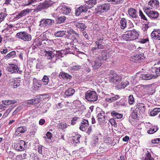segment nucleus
<instances>
[{"label":"nucleus","instance_id":"obj_57","mask_svg":"<svg viewBox=\"0 0 160 160\" xmlns=\"http://www.w3.org/2000/svg\"><path fill=\"white\" fill-rule=\"evenodd\" d=\"M109 2H112L114 4H118L122 2V0H108Z\"/></svg>","mask_w":160,"mask_h":160},{"label":"nucleus","instance_id":"obj_58","mask_svg":"<svg viewBox=\"0 0 160 160\" xmlns=\"http://www.w3.org/2000/svg\"><path fill=\"white\" fill-rule=\"evenodd\" d=\"M21 109V107H18L13 112V115L16 114L18 112H19Z\"/></svg>","mask_w":160,"mask_h":160},{"label":"nucleus","instance_id":"obj_32","mask_svg":"<svg viewBox=\"0 0 160 160\" xmlns=\"http://www.w3.org/2000/svg\"><path fill=\"white\" fill-rule=\"evenodd\" d=\"M62 55L63 54L61 51H56L55 53V59H54V61H53L54 62H55L57 59L61 57H62Z\"/></svg>","mask_w":160,"mask_h":160},{"label":"nucleus","instance_id":"obj_25","mask_svg":"<svg viewBox=\"0 0 160 160\" xmlns=\"http://www.w3.org/2000/svg\"><path fill=\"white\" fill-rule=\"evenodd\" d=\"M137 108L139 110L140 112L143 113L145 111V106L143 103L138 104L137 105Z\"/></svg>","mask_w":160,"mask_h":160},{"label":"nucleus","instance_id":"obj_48","mask_svg":"<svg viewBox=\"0 0 160 160\" xmlns=\"http://www.w3.org/2000/svg\"><path fill=\"white\" fill-rule=\"evenodd\" d=\"M40 25L41 27H47L45 19H42L40 23Z\"/></svg>","mask_w":160,"mask_h":160},{"label":"nucleus","instance_id":"obj_62","mask_svg":"<svg viewBox=\"0 0 160 160\" xmlns=\"http://www.w3.org/2000/svg\"><path fill=\"white\" fill-rule=\"evenodd\" d=\"M109 122L111 125L113 126L114 127H117V124L115 121H109Z\"/></svg>","mask_w":160,"mask_h":160},{"label":"nucleus","instance_id":"obj_52","mask_svg":"<svg viewBox=\"0 0 160 160\" xmlns=\"http://www.w3.org/2000/svg\"><path fill=\"white\" fill-rule=\"evenodd\" d=\"M139 15L141 17V18L147 21L148 20L145 16L143 14L141 10L139 11Z\"/></svg>","mask_w":160,"mask_h":160},{"label":"nucleus","instance_id":"obj_31","mask_svg":"<svg viewBox=\"0 0 160 160\" xmlns=\"http://www.w3.org/2000/svg\"><path fill=\"white\" fill-rule=\"evenodd\" d=\"M102 59L105 61L107 60L109 57V54L107 53L106 50L102 51Z\"/></svg>","mask_w":160,"mask_h":160},{"label":"nucleus","instance_id":"obj_36","mask_svg":"<svg viewBox=\"0 0 160 160\" xmlns=\"http://www.w3.org/2000/svg\"><path fill=\"white\" fill-rule=\"evenodd\" d=\"M158 129V128L157 126H154V127H152L150 128V129L147 132L148 134H152L156 132Z\"/></svg>","mask_w":160,"mask_h":160},{"label":"nucleus","instance_id":"obj_2","mask_svg":"<svg viewBox=\"0 0 160 160\" xmlns=\"http://www.w3.org/2000/svg\"><path fill=\"white\" fill-rule=\"evenodd\" d=\"M85 98L90 102H94L98 99V97L96 92L88 91L85 94Z\"/></svg>","mask_w":160,"mask_h":160},{"label":"nucleus","instance_id":"obj_30","mask_svg":"<svg viewBox=\"0 0 160 160\" xmlns=\"http://www.w3.org/2000/svg\"><path fill=\"white\" fill-rule=\"evenodd\" d=\"M75 25L77 28L80 29L81 31H84L87 27L85 24L83 23H76Z\"/></svg>","mask_w":160,"mask_h":160},{"label":"nucleus","instance_id":"obj_46","mask_svg":"<svg viewBox=\"0 0 160 160\" xmlns=\"http://www.w3.org/2000/svg\"><path fill=\"white\" fill-rule=\"evenodd\" d=\"M20 85V82L16 81L12 82V86L14 88H16L18 87Z\"/></svg>","mask_w":160,"mask_h":160},{"label":"nucleus","instance_id":"obj_14","mask_svg":"<svg viewBox=\"0 0 160 160\" xmlns=\"http://www.w3.org/2000/svg\"><path fill=\"white\" fill-rule=\"evenodd\" d=\"M97 3V1L96 0H90L86 2L85 7L87 8V9L88 10V9L91 8L93 7L94 5Z\"/></svg>","mask_w":160,"mask_h":160},{"label":"nucleus","instance_id":"obj_18","mask_svg":"<svg viewBox=\"0 0 160 160\" xmlns=\"http://www.w3.org/2000/svg\"><path fill=\"white\" fill-rule=\"evenodd\" d=\"M59 8L61 10V12L63 14H68L71 12V9L70 8L67 7L65 6H60Z\"/></svg>","mask_w":160,"mask_h":160},{"label":"nucleus","instance_id":"obj_42","mask_svg":"<svg viewBox=\"0 0 160 160\" xmlns=\"http://www.w3.org/2000/svg\"><path fill=\"white\" fill-rule=\"evenodd\" d=\"M14 148L16 150L18 151H22L24 149V147L20 145L18 143L14 145Z\"/></svg>","mask_w":160,"mask_h":160},{"label":"nucleus","instance_id":"obj_45","mask_svg":"<svg viewBox=\"0 0 160 160\" xmlns=\"http://www.w3.org/2000/svg\"><path fill=\"white\" fill-rule=\"evenodd\" d=\"M101 42H98L97 41L95 42L97 46V48L98 49H102L104 48L105 46L102 44Z\"/></svg>","mask_w":160,"mask_h":160},{"label":"nucleus","instance_id":"obj_17","mask_svg":"<svg viewBox=\"0 0 160 160\" xmlns=\"http://www.w3.org/2000/svg\"><path fill=\"white\" fill-rule=\"evenodd\" d=\"M37 2V0H24L22 5L25 6L32 4V5L35 6Z\"/></svg>","mask_w":160,"mask_h":160},{"label":"nucleus","instance_id":"obj_49","mask_svg":"<svg viewBox=\"0 0 160 160\" xmlns=\"http://www.w3.org/2000/svg\"><path fill=\"white\" fill-rule=\"evenodd\" d=\"M129 84V82L128 81H125L121 83V88H124Z\"/></svg>","mask_w":160,"mask_h":160},{"label":"nucleus","instance_id":"obj_23","mask_svg":"<svg viewBox=\"0 0 160 160\" xmlns=\"http://www.w3.org/2000/svg\"><path fill=\"white\" fill-rule=\"evenodd\" d=\"M81 68V66L79 65H73L70 67L68 69L69 72H73L77 71Z\"/></svg>","mask_w":160,"mask_h":160},{"label":"nucleus","instance_id":"obj_59","mask_svg":"<svg viewBox=\"0 0 160 160\" xmlns=\"http://www.w3.org/2000/svg\"><path fill=\"white\" fill-rule=\"evenodd\" d=\"M156 76H160V67L157 68L156 69Z\"/></svg>","mask_w":160,"mask_h":160},{"label":"nucleus","instance_id":"obj_33","mask_svg":"<svg viewBox=\"0 0 160 160\" xmlns=\"http://www.w3.org/2000/svg\"><path fill=\"white\" fill-rule=\"evenodd\" d=\"M65 32L66 30L58 31L55 33L54 35L57 37H62L65 35Z\"/></svg>","mask_w":160,"mask_h":160},{"label":"nucleus","instance_id":"obj_28","mask_svg":"<svg viewBox=\"0 0 160 160\" xmlns=\"http://www.w3.org/2000/svg\"><path fill=\"white\" fill-rule=\"evenodd\" d=\"M65 29H66V32L68 33L69 34L72 35V34H73L76 35V36L78 37L79 36L77 33L70 27H68V28H66Z\"/></svg>","mask_w":160,"mask_h":160},{"label":"nucleus","instance_id":"obj_4","mask_svg":"<svg viewBox=\"0 0 160 160\" xmlns=\"http://www.w3.org/2000/svg\"><path fill=\"white\" fill-rule=\"evenodd\" d=\"M32 10V9L27 8L21 11L20 12L18 13V14H16L14 16V18L13 19V20L14 21L18 20L19 19L25 16L30 12H31Z\"/></svg>","mask_w":160,"mask_h":160},{"label":"nucleus","instance_id":"obj_44","mask_svg":"<svg viewBox=\"0 0 160 160\" xmlns=\"http://www.w3.org/2000/svg\"><path fill=\"white\" fill-rule=\"evenodd\" d=\"M102 9H101V5L100 6H98L95 9V13L96 14H98L99 13L102 12Z\"/></svg>","mask_w":160,"mask_h":160},{"label":"nucleus","instance_id":"obj_64","mask_svg":"<svg viewBox=\"0 0 160 160\" xmlns=\"http://www.w3.org/2000/svg\"><path fill=\"white\" fill-rule=\"evenodd\" d=\"M4 15L3 13H0V23L4 19Z\"/></svg>","mask_w":160,"mask_h":160},{"label":"nucleus","instance_id":"obj_51","mask_svg":"<svg viewBox=\"0 0 160 160\" xmlns=\"http://www.w3.org/2000/svg\"><path fill=\"white\" fill-rule=\"evenodd\" d=\"M80 137V135L78 134H77L76 135V136L74 137V140L75 142L76 143L80 142L79 140Z\"/></svg>","mask_w":160,"mask_h":160},{"label":"nucleus","instance_id":"obj_50","mask_svg":"<svg viewBox=\"0 0 160 160\" xmlns=\"http://www.w3.org/2000/svg\"><path fill=\"white\" fill-rule=\"evenodd\" d=\"M27 154L24 153L22 155H19L17 156V157L20 160H23L26 158Z\"/></svg>","mask_w":160,"mask_h":160},{"label":"nucleus","instance_id":"obj_53","mask_svg":"<svg viewBox=\"0 0 160 160\" xmlns=\"http://www.w3.org/2000/svg\"><path fill=\"white\" fill-rule=\"evenodd\" d=\"M145 160H154V159L151 157L150 154L148 153L146 154Z\"/></svg>","mask_w":160,"mask_h":160},{"label":"nucleus","instance_id":"obj_9","mask_svg":"<svg viewBox=\"0 0 160 160\" xmlns=\"http://www.w3.org/2000/svg\"><path fill=\"white\" fill-rule=\"evenodd\" d=\"M44 53L48 59H51V62H52V63L54 62L53 61H54L55 59V53L52 51H45Z\"/></svg>","mask_w":160,"mask_h":160},{"label":"nucleus","instance_id":"obj_56","mask_svg":"<svg viewBox=\"0 0 160 160\" xmlns=\"http://www.w3.org/2000/svg\"><path fill=\"white\" fill-rule=\"evenodd\" d=\"M33 83L36 86L38 85L39 86H41V83L40 81H38L36 78H34L33 79Z\"/></svg>","mask_w":160,"mask_h":160},{"label":"nucleus","instance_id":"obj_61","mask_svg":"<svg viewBox=\"0 0 160 160\" xmlns=\"http://www.w3.org/2000/svg\"><path fill=\"white\" fill-rule=\"evenodd\" d=\"M48 95H40L39 97H38L40 98V100L41 99H44L48 98Z\"/></svg>","mask_w":160,"mask_h":160},{"label":"nucleus","instance_id":"obj_3","mask_svg":"<svg viewBox=\"0 0 160 160\" xmlns=\"http://www.w3.org/2000/svg\"><path fill=\"white\" fill-rule=\"evenodd\" d=\"M17 37L24 41H30L32 39V37L30 34L26 32H22L18 33Z\"/></svg>","mask_w":160,"mask_h":160},{"label":"nucleus","instance_id":"obj_12","mask_svg":"<svg viewBox=\"0 0 160 160\" xmlns=\"http://www.w3.org/2000/svg\"><path fill=\"white\" fill-rule=\"evenodd\" d=\"M159 2L158 0H150L148 2V5L150 6L149 8L151 9L157 8L159 7Z\"/></svg>","mask_w":160,"mask_h":160},{"label":"nucleus","instance_id":"obj_39","mask_svg":"<svg viewBox=\"0 0 160 160\" xmlns=\"http://www.w3.org/2000/svg\"><path fill=\"white\" fill-rule=\"evenodd\" d=\"M16 52L15 51H13L7 54L5 57V58H9L13 57L16 55Z\"/></svg>","mask_w":160,"mask_h":160},{"label":"nucleus","instance_id":"obj_60","mask_svg":"<svg viewBox=\"0 0 160 160\" xmlns=\"http://www.w3.org/2000/svg\"><path fill=\"white\" fill-rule=\"evenodd\" d=\"M131 117L133 119H136L137 117V112H133L132 114Z\"/></svg>","mask_w":160,"mask_h":160},{"label":"nucleus","instance_id":"obj_26","mask_svg":"<svg viewBox=\"0 0 160 160\" xmlns=\"http://www.w3.org/2000/svg\"><path fill=\"white\" fill-rule=\"evenodd\" d=\"M101 9L102 11L106 12L108 11L110 7V4L109 3H105L101 5Z\"/></svg>","mask_w":160,"mask_h":160},{"label":"nucleus","instance_id":"obj_10","mask_svg":"<svg viewBox=\"0 0 160 160\" xmlns=\"http://www.w3.org/2000/svg\"><path fill=\"white\" fill-rule=\"evenodd\" d=\"M151 38L156 40H160V30L159 29H154L152 32L151 34Z\"/></svg>","mask_w":160,"mask_h":160},{"label":"nucleus","instance_id":"obj_8","mask_svg":"<svg viewBox=\"0 0 160 160\" xmlns=\"http://www.w3.org/2000/svg\"><path fill=\"white\" fill-rule=\"evenodd\" d=\"M118 95H115L111 93L110 95H107L105 98L106 101L109 102H114L119 98Z\"/></svg>","mask_w":160,"mask_h":160},{"label":"nucleus","instance_id":"obj_21","mask_svg":"<svg viewBox=\"0 0 160 160\" xmlns=\"http://www.w3.org/2000/svg\"><path fill=\"white\" fill-rule=\"evenodd\" d=\"M27 129L25 127H20L18 128L15 133V135H18L20 133H23L26 131Z\"/></svg>","mask_w":160,"mask_h":160},{"label":"nucleus","instance_id":"obj_54","mask_svg":"<svg viewBox=\"0 0 160 160\" xmlns=\"http://www.w3.org/2000/svg\"><path fill=\"white\" fill-rule=\"evenodd\" d=\"M134 100L133 96H129L128 98V101L129 103L130 104H132L133 103V102H134Z\"/></svg>","mask_w":160,"mask_h":160},{"label":"nucleus","instance_id":"obj_37","mask_svg":"<svg viewBox=\"0 0 160 160\" xmlns=\"http://www.w3.org/2000/svg\"><path fill=\"white\" fill-rule=\"evenodd\" d=\"M67 125L69 126L70 125H67L66 123L63 121L62 122H61L60 124H58V126L59 128L64 129L66 128Z\"/></svg>","mask_w":160,"mask_h":160},{"label":"nucleus","instance_id":"obj_13","mask_svg":"<svg viewBox=\"0 0 160 160\" xmlns=\"http://www.w3.org/2000/svg\"><path fill=\"white\" fill-rule=\"evenodd\" d=\"M140 78L144 80H149L152 78H157L156 76L153 74H142L140 76Z\"/></svg>","mask_w":160,"mask_h":160},{"label":"nucleus","instance_id":"obj_7","mask_svg":"<svg viewBox=\"0 0 160 160\" xmlns=\"http://www.w3.org/2000/svg\"><path fill=\"white\" fill-rule=\"evenodd\" d=\"M93 69L98 68L102 65L101 60L100 58L98 57L94 58L93 61L91 62Z\"/></svg>","mask_w":160,"mask_h":160},{"label":"nucleus","instance_id":"obj_1","mask_svg":"<svg viewBox=\"0 0 160 160\" xmlns=\"http://www.w3.org/2000/svg\"><path fill=\"white\" fill-rule=\"evenodd\" d=\"M108 76L109 80L113 84L118 85L122 79L121 77L117 74L114 71H111L109 72Z\"/></svg>","mask_w":160,"mask_h":160},{"label":"nucleus","instance_id":"obj_24","mask_svg":"<svg viewBox=\"0 0 160 160\" xmlns=\"http://www.w3.org/2000/svg\"><path fill=\"white\" fill-rule=\"evenodd\" d=\"M40 101L39 98L38 97L27 101V103L29 104H34L39 102Z\"/></svg>","mask_w":160,"mask_h":160},{"label":"nucleus","instance_id":"obj_16","mask_svg":"<svg viewBox=\"0 0 160 160\" xmlns=\"http://www.w3.org/2000/svg\"><path fill=\"white\" fill-rule=\"evenodd\" d=\"M87 11V8L84 5L80 6L75 10V14L77 16L79 15L80 13L83 12H86Z\"/></svg>","mask_w":160,"mask_h":160},{"label":"nucleus","instance_id":"obj_63","mask_svg":"<svg viewBox=\"0 0 160 160\" xmlns=\"http://www.w3.org/2000/svg\"><path fill=\"white\" fill-rule=\"evenodd\" d=\"M98 138H97V136H96V137L95 138V139L92 142V144H93L94 145H95L98 142Z\"/></svg>","mask_w":160,"mask_h":160},{"label":"nucleus","instance_id":"obj_34","mask_svg":"<svg viewBox=\"0 0 160 160\" xmlns=\"http://www.w3.org/2000/svg\"><path fill=\"white\" fill-rule=\"evenodd\" d=\"M159 112H160V108H155L150 112V114L151 116H154L157 114Z\"/></svg>","mask_w":160,"mask_h":160},{"label":"nucleus","instance_id":"obj_35","mask_svg":"<svg viewBox=\"0 0 160 160\" xmlns=\"http://www.w3.org/2000/svg\"><path fill=\"white\" fill-rule=\"evenodd\" d=\"M120 22L121 28L123 29H125L127 26L126 20L124 18H122Z\"/></svg>","mask_w":160,"mask_h":160},{"label":"nucleus","instance_id":"obj_5","mask_svg":"<svg viewBox=\"0 0 160 160\" xmlns=\"http://www.w3.org/2000/svg\"><path fill=\"white\" fill-rule=\"evenodd\" d=\"M144 12L151 18H157L158 16V13L157 12L151 10L148 8H147L145 9Z\"/></svg>","mask_w":160,"mask_h":160},{"label":"nucleus","instance_id":"obj_11","mask_svg":"<svg viewBox=\"0 0 160 160\" xmlns=\"http://www.w3.org/2000/svg\"><path fill=\"white\" fill-rule=\"evenodd\" d=\"M53 4V3L52 1H46L39 5L38 6V8L43 9H46L51 6Z\"/></svg>","mask_w":160,"mask_h":160},{"label":"nucleus","instance_id":"obj_41","mask_svg":"<svg viewBox=\"0 0 160 160\" xmlns=\"http://www.w3.org/2000/svg\"><path fill=\"white\" fill-rule=\"evenodd\" d=\"M41 40L38 38H36L34 40V42L33 43V45L34 46H39L41 45Z\"/></svg>","mask_w":160,"mask_h":160},{"label":"nucleus","instance_id":"obj_29","mask_svg":"<svg viewBox=\"0 0 160 160\" xmlns=\"http://www.w3.org/2000/svg\"><path fill=\"white\" fill-rule=\"evenodd\" d=\"M75 90L72 88H69L65 92V95L68 96H72L75 93Z\"/></svg>","mask_w":160,"mask_h":160},{"label":"nucleus","instance_id":"obj_15","mask_svg":"<svg viewBox=\"0 0 160 160\" xmlns=\"http://www.w3.org/2000/svg\"><path fill=\"white\" fill-rule=\"evenodd\" d=\"M8 71L11 73L19 72V69L15 65L12 64L9 65L8 68Z\"/></svg>","mask_w":160,"mask_h":160},{"label":"nucleus","instance_id":"obj_40","mask_svg":"<svg viewBox=\"0 0 160 160\" xmlns=\"http://www.w3.org/2000/svg\"><path fill=\"white\" fill-rule=\"evenodd\" d=\"M66 19V18L65 16L61 17L58 18L57 20V23L58 24L64 22Z\"/></svg>","mask_w":160,"mask_h":160},{"label":"nucleus","instance_id":"obj_38","mask_svg":"<svg viewBox=\"0 0 160 160\" xmlns=\"http://www.w3.org/2000/svg\"><path fill=\"white\" fill-rule=\"evenodd\" d=\"M49 81L48 77L46 75L44 76L43 79H42V82L43 84L46 85L48 84Z\"/></svg>","mask_w":160,"mask_h":160},{"label":"nucleus","instance_id":"obj_55","mask_svg":"<svg viewBox=\"0 0 160 160\" xmlns=\"http://www.w3.org/2000/svg\"><path fill=\"white\" fill-rule=\"evenodd\" d=\"M132 59L134 60L135 61H137L141 59V56L136 55L133 57Z\"/></svg>","mask_w":160,"mask_h":160},{"label":"nucleus","instance_id":"obj_20","mask_svg":"<svg viewBox=\"0 0 160 160\" xmlns=\"http://www.w3.org/2000/svg\"><path fill=\"white\" fill-rule=\"evenodd\" d=\"M89 125L88 121H82L80 127V129L82 131L86 130V128Z\"/></svg>","mask_w":160,"mask_h":160},{"label":"nucleus","instance_id":"obj_43","mask_svg":"<svg viewBox=\"0 0 160 160\" xmlns=\"http://www.w3.org/2000/svg\"><path fill=\"white\" fill-rule=\"evenodd\" d=\"M45 20L47 27L49 26V25H51L54 23V21L53 19H46Z\"/></svg>","mask_w":160,"mask_h":160},{"label":"nucleus","instance_id":"obj_6","mask_svg":"<svg viewBox=\"0 0 160 160\" xmlns=\"http://www.w3.org/2000/svg\"><path fill=\"white\" fill-rule=\"evenodd\" d=\"M138 33L135 30L129 31L127 34H125L124 37L126 38L134 40L137 39L138 36Z\"/></svg>","mask_w":160,"mask_h":160},{"label":"nucleus","instance_id":"obj_47","mask_svg":"<svg viewBox=\"0 0 160 160\" xmlns=\"http://www.w3.org/2000/svg\"><path fill=\"white\" fill-rule=\"evenodd\" d=\"M52 136L51 133L49 132H48L46 134L45 136L43 137V138H45V140L47 138L50 139L52 138Z\"/></svg>","mask_w":160,"mask_h":160},{"label":"nucleus","instance_id":"obj_27","mask_svg":"<svg viewBox=\"0 0 160 160\" xmlns=\"http://www.w3.org/2000/svg\"><path fill=\"white\" fill-rule=\"evenodd\" d=\"M111 114L113 118L115 119H120L123 117V114H119L116 112L115 111H113L111 112Z\"/></svg>","mask_w":160,"mask_h":160},{"label":"nucleus","instance_id":"obj_22","mask_svg":"<svg viewBox=\"0 0 160 160\" xmlns=\"http://www.w3.org/2000/svg\"><path fill=\"white\" fill-rule=\"evenodd\" d=\"M59 76L63 79H71L72 78L70 75L65 72H61Z\"/></svg>","mask_w":160,"mask_h":160},{"label":"nucleus","instance_id":"obj_19","mask_svg":"<svg viewBox=\"0 0 160 160\" xmlns=\"http://www.w3.org/2000/svg\"><path fill=\"white\" fill-rule=\"evenodd\" d=\"M128 13L129 15L132 18H137L138 17L136 10L134 9H129L128 10Z\"/></svg>","mask_w":160,"mask_h":160}]
</instances>
